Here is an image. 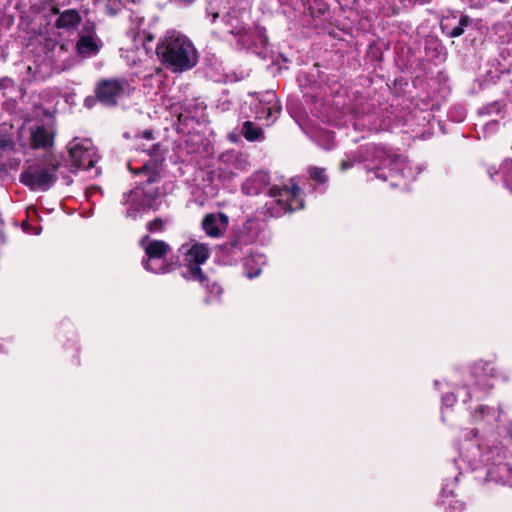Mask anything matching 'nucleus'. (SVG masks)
Listing matches in <instances>:
<instances>
[{"label": "nucleus", "mask_w": 512, "mask_h": 512, "mask_svg": "<svg viewBox=\"0 0 512 512\" xmlns=\"http://www.w3.org/2000/svg\"><path fill=\"white\" fill-rule=\"evenodd\" d=\"M96 103V99L92 96H88L85 99V106L88 108H92Z\"/></svg>", "instance_id": "a19ab883"}, {"label": "nucleus", "mask_w": 512, "mask_h": 512, "mask_svg": "<svg viewBox=\"0 0 512 512\" xmlns=\"http://www.w3.org/2000/svg\"><path fill=\"white\" fill-rule=\"evenodd\" d=\"M5 166H6V169H3L2 171H9V170H16L19 168L20 164H21V159L19 158H14V159H11L10 161L8 162H4Z\"/></svg>", "instance_id": "4c0bfd02"}, {"label": "nucleus", "mask_w": 512, "mask_h": 512, "mask_svg": "<svg viewBox=\"0 0 512 512\" xmlns=\"http://www.w3.org/2000/svg\"><path fill=\"white\" fill-rule=\"evenodd\" d=\"M142 137L148 141L153 140V132L151 130H146L143 132Z\"/></svg>", "instance_id": "37998d69"}, {"label": "nucleus", "mask_w": 512, "mask_h": 512, "mask_svg": "<svg viewBox=\"0 0 512 512\" xmlns=\"http://www.w3.org/2000/svg\"><path fill=\"white\" fill-rule=\"evenodd\" d=\"M488 175L493 181H497L496 177L499 176L503 182L504 187L512 193V159H506L500 165L499 170L493 167L488 169Z\"/></svg>", "instance_id": "aec40b11"}, {"label": "nucleus", "mask_w": 512, "mask_h": 512, "mask_svg": "<svg viewBox=\"0 0 512 512\" xmlns=\"http://www.w3.org/2000/svg\"><path fill=\"white\" fill-rule=\"evenodd\" d=\"M56 129L52 120L33 122L32 116L27 115L18 130V143L22 148L32 150H49L54 145Z\"/></svg>", "instance_id": "39448f33"}, {"label": "nucleus", "mask_w": 512, "mask_h": 512, "mask_svg": "<svg viewBox=\"0 0 512 512\" xmlns=\"http://www.w3.org/2000/svg\"><path fill=\"white\" fill-rule=\"evenodd\" d=\"M251 109L258 120H264L266 125H271L276 121L281 113L277 95L274 91H265L251 102Z\"/></svg>", "instance_id": "9b49d317"}, {"label": "nucleus", "mask_w": 512, "mask_h": 512, "mask_svg": "<svg viewBox=\"0 0 512 512\" xmlns=\"http://www.w3.org/2000/svg\"><path fill=\"white\" fill-rule=\"evenodd\" d=\"M471 419L474 423L484 422L487 425H493L499 421L501 409L499 406H488L485 404H476L469 406Z\"/></svg>", "instance_id": "dca6fc26"}, {"label": "nucleus", "mask_w": 512, "mask_h": 512, "mask_svg": "<svg viewBox=\"0 0 512 512\" xmlns=\"http://www.w3.org/2000/svg\"><path fill=\"white\" fill-rule=\"evenodd\" d=\"M96 50V42L91 36H82L77 43V51L83 56L92 54Z\"/></svg>", "instance_id": "7c9ffc66"}, {"label": "nucleus", "mask_w": 512, "mask_h": 512, "mask_svg": "<svg viewBox=\"0 0 512 512\" xmlns=\"http://www.w3.org/2000/svg\"><path fill=\"white\" fill-rule=\"evenodd\" d=\"M171 2L182 5V6H188L192 4L195 0H170Z\"/></svg>", "instance_id": "79ce46f5"}, {"label": "nucleus", "mask_w": 512, "mask_h": 512, "mask_svg": "<svg viewBox=\"0 0 512 512\" xmlns=\"http://www.w3.org/2000/svg\"><path fill=\"white\" fill-rule=\"evenodd\" d=\"M434 384H435V386H436L438 389H441V388H442V385H443V383H442V382H440V381H438V380H436V381L434 382Z\"/></svg>", "instance_id": "de8ad7c7"}, {"label": "nucleus", "mask_w": 512, "mask_h": 512, "mask_svg": "<svg viewBox=\"0 0 512 512\" xmlns=\"http://www.w3.org/2000/svg\"><path fill=\"white\" fill-rule=\"evenodd\" d=\"M229 224V217L221 212L209 213L204 216L201 226L207 236L220 238L224 235Z\"/></svg>", "instance_id": "4468645a"}, {"label": "nucleus", "mask_w": 512, "mask_h": 512, "mask_svg": "<svg viewBox=\"0 0 512 512\" xmlns=\"http://www.w3.org/2000/svg\"><path fill=\"white\" fill-rule=\"evenodd\" d=\"M207 16H211V23L215 26L213 33L221 37L232 35L240 49H252L265 47L268 39L265 35L264 28L255 26L253 28L247 26L240 18L238 11H230L226 15L219 17V13L209 1L207 7Z\"/></svg>", "instance_id": "f03ea898"}, {"label": "nucleus", "mask_w": 512, "mask_h": 512, "mask_svg": "<svg viewBox=\"0 0 512 512\" xmlns=\"http://www.w3.org/2000/svg\"><path fill=\"white\" fill-rule=\"evenodd\" d=\"M22 229L25 233L39 235L41 233V227H33L28 222H24L22 225Z\"/></svg>", "instance_id": "e433bc0d"}, {"label": "nucleus", "mask_w": 512, "mask_h": 512, "mask_svg": "<svg viewBox=\"0 0 512 512\" xmlns=\"http://www.w3.org/2000/svg\"><path fill=\"white\" fill-rule=\"evenodd\" d=\"M15 147V142L10 136L0 134V150L11 151Z\"/></svg>", "instance_id": "f704fd0d"}, {"label": "nucleus", "mask_w": 512, "mask_h": 512, "mask_svg": "<svg viewBox=\"0 0 512 512\" xmlns=\"http://www.w3.org/2000/svg\"><path fill=\"white\" fill-rule=\"evenodd\" d=\"M142 150L147 152L149 155H157V152L160 150V145L152 144L148 148H143Z\"/></svg>", "instance_id": "58836bf2"}, {"label": "nucleus", "mask_w": 512, "mask_h": 512, "mask_svg": "<svg viewBox=\"0 0 512 512\" xmlns=\"http://www.w3.org/2000/svg\"><path fill=\"white\" fill-rule=\"evenodd\" d=\"M302 190L295 178H292L284 187H271L269 189L270 199L264 205L263 214L268 217H281L287 212L303 208Z\"/></svg>", "instance_id": "423d86ee"}, {"label": "nucleus", "mask_w": 512, "mask_h": 512, "mask_svg": "<svg viewBox=\"0 0 512 512\" xmlns=\"http://www.w3.org/2000/svg\"><path fill=\"white\" fill-rule=\"evenodd\" d=\"M144 26V18L139 14L133 13L130 16V26L127 31V35L132 39L133 42H141L145 44V40H152V37L146 32Z\"/></svg>", "instance_id": "6ab92c4d"}, {"label": "nucleus", "mask_w": 512, "mask_h": 512, "mask_svg": "<svg viewBox=\"0 0 512 512\" xmlns=\"http://www.w3.org/2000/svg\"><path fill=\"white\" fill-rule=\"evenodd\" d=\"M80 15L76 10H65L57 19L56 26L58 28L71 29L80 23Z\"/></svg>", "instance_id": "bb28decb"}, {"label": "nucleus", "mask_w": 512, "mask_h": 512, "mask_svg": "<svg viewBox=\"0 0 512 512\" xmlns=\"http://www.w3.org/2000/svg\"><path fill=\"white\" fill-rule=\"evenodd\" d=\"M220 169L230 175H236L239 171L245 170L247 167L246 158L237 151L230 150L219 156Z\"/></svg>", "instance_id": "f3484780"}, {"label": "nucleus", "mask_w": 512, "mask_h": 512, "mask_svg": "<svg viewBox=\"0 0 512 512\" xmlns=\"http://www.w3.org/2000/svg\"><path fill=\"white\" fill-rule=\"evenodd\" d=\"M122 10V4L117 0H108L105 3V12L109 16H114Z\"/></svg>", "instance_id": "72a5a7b5"}, {"label": "nucleus", "mask_w": 512, "mask_h": 512, "mask_svg": "<svg viewBox=\"0 0 512 512\" xmlns=\"http://www.w3.org/2000/svg\"><path fill=\"white\" fill-rule=\"evenodd\" d=\"M365 163L368 172H373L377 179H392L391 186H400V180L411 182L421 172V168L413 166L406 157L399 155L383 145L366 144L359 150L349 152L340 162V170L345 172L357 163Z\"/></svg>", "instance_id": "f257e3e1"}, {"label": "nucleus", "mask_w": 512, "mask_h": 512, "mask_svg": "<svg viewBox=\"0 0 512 512\" xmlns=\"http://www.w3.org/2000/svg\"><path fill=\"white\" fill-rule=\"evenodd\" d=\"M352 126L359 131H379L382 129V122L379 119V113L371 109L369 105L357 106L351 116Z\"/></svg>", "instance_id": "ddd939ff"}, {"label": "nucleus", "mask_w": 512, "mask_h": 512, "mask_svg": "<svg viewBox=\"0 0 512 512\" xmlns=\"http://www.w3.org/2000/svg\"><path fill=\"white\" fill-rule=\"evenodd\" d=\"M487 109H489L488 113H491L492 111H495V112H498L499 111V107H498V104L497 103H494L492 104L490 107H488Z\"/></svg>", "instance_id": "c03bdc74"}, {"label": "nucleus", "mask_w": 512, "mask_h": 512, "mask_svg": "<svg viewBox=\"0 0 512 512\" xmlns=\"http://www.w3.org/2000/svg\"><path fill=\"white\" fill-rule=\"evenodd\" d=\"M242 134L248 141H260L264 138L263 130L251 121L244 122Z\"/></svg>", "instance_id": "c85d7f7f"}, {"label": "nucleus", "mask_w": 512, "mask_h": 512, "mask_svg": "<svg viewBox=\"0 0 512 512\" xmlns=\"http://www.w3.org/2000/svg\"><path fill=\"white\" fill-rule=\"evenodd\" d=\"M3 169H6V166L2 160V155L0 154V172H2Z\"/></svg>", "instance_id": "a18cd8bd"}, {"label": "nucleus", "mask_w": 512, "mask_h": 512, "mask_svg": "<svg viewBox=\"0 0 512 512\" xmlns=\"http://www.w3.org/2000/svg\"><path fill=\"white\" fill-rule=\"evenodd\" d=\"M140 245L146 255L142 260L145 270L155 274H166L172 271L173 264L166 258L171 248L166 242L145 236L140 240Z\"/></svg>", "instance_id": "1a4fd4ad"}, {"label": "nucleus", "mask_w": 512, "mask_h": 512, "mask_svg": "<svg viewBox=\"0 0 512 512\" xmlns=\"http://www.w3.org/2000/svg\"><path fill=\"white\" fill-rule=\"evenodd\" d=\"M13 86V81L10 78H2L0 79V88L8 89Z\"/></svg>", "instance_id": "ea45409f"}, {"label": "nucleus", "mask_w": 512, "mask_h": 512, "mask_svg": "<svg viewBox=\"0 0 512 512\" xmlns=\"http://www.w3.org/2000/svg\"><path fill=\"white\" fill-rule=\"evenodd\" d=\"M328 10L326 5H323V7L319 8V13L324 14Z\"/></svg>", "instance_id": "49530a36"}, {"label": "nucleus", "mask_w": 512, "mask_h": 512, "mask_svg": "<svg viewBox=\"0 0 512 512\" xmlns=\"http://www.w3.org/2000/svg\"><path fill=\"white\" fill-rule=\"evenodd\" d=\"M128 168L134 174L144 175L146 177V183H152L157 180L158 173L155 171V163L145 162L141 167L133 168L131 163L128 162Z\"/></svg>", "instance_id": "cd10ccee"}, {"label": "nucleus", "mask_w": 512, "mask_h": 512, "mask_svg": "<svg viewBox=\"0 0 512 512\" xmlns=\"http://www.w3.org/2000/svg\"><path fill=\"white\" fill-rule=\"evenodd\" d=\"M207 292V297L205 301L207 303H212L214 301H217L220 299V296L222 294V288L219 284L216 282L210 283V281L205 277V281L201 283Z\"/></svg>", "instance_id": "c756f323"}, {"label": "nucleus", "mask_w": 512, "mask_h": 512, "mask_svg": "<svg viewBox=\"0 0 512 512\" xmlns=\"http://www.w3.org/2000/svg\"><path fill=\"white\" fill-rule=\"evenodd\" d=\"M139 44H141V42H134V48L122 51L121 56L126 60L128 65L136 66L146 57L147 52L145 47L140 48Z\"/></svg>", "instance_id": "393cba45"}, {"label": "nucleus", "mask_w": 512, "mask_h": 512, "mask_svg": "<svg viewBox=\"0 0 512 512\" xmlns=\"http://www.w3.org/2000/svg\"><path fill=\"white\" fill-rule=\"evenodd\" d=\"M470 23V19L467 16H461L457 26L448 32L450 37H459L464 33V28Z\"/></svg>", "instance_id": "473e14b6"}, {"label": "nucleus", "mask_w": 512, "mask_h": 512, "mask_svg": "<svg viewBox=\"0 0 512 512\" xmlns=\"http://www.w3.org/2000/svg\"><path fill=\"white\" fill-rule=\"evenodd\" d=\"M179 256L181 258V276L188 281L203 283L205 276L202 272L201 265H203L210 256V248L208 245L197 241L185 243L179 248Z\"/></svg>", "instance_id": "6e6552de"}, {"label": "nucleus", "mask_w": 512, "mask_h": 512, "mask_svg": "<svg viewBox=\"0 0 512 512\" xmlns=\"http://www.w3.org/2000/svg\"><path fill=\"white\" fill-rule=\"evenodd\" d=\"M494 381L504 383L510 381L509 372L497 367L492 362L479 360L471 365L464 387H469L472 398L475 397L476 400H479L482 395L493 388Z\"/></svg>", "instance_id": "20e7f679"}, {"label": "nucleus", "mask_w": 512, "mask_h": 512, "mask_svg": "<svg viewBox=\"0 0 512 512\" xmlns=\"http://www.w3.org/2000/svg\"><path fill=\"white\" fill-rule=\"evenodd\" d=\"M182 108L183 110L178 113V120L180 123L187 125L189 121L196 120L200 117V106L195 101L185 103Z\"/></svg>", "instance_id": "a878e982"}, {"label": "nucleus", "mask_w": 512, "mask_h": 512, "mask_svg": "<svg viewBox=\"0 0 512 512\" xmlns=\"http://www.w3.org/2000/svg\"><path fill=\"white\" fill-rule=\"evenodd\" d=\"M307 135L321 148L329 150L334 146V136L332 132L324 128H315L306 131Z\"/></svg>", "instance_id": "4be33fe9"}, {"label": "nucleus", "mask_w": 512, "mask_h": 512, "mask_svg": "<svg viewBox=\"0 0 512 512\" xmlns=\"http://www.w3.org/2000/svg\"><path fill=\"white\" fill-rule=\"evenodd\" d=\"M164 227V222L160 219V218H157L153 221H150L148 224H147V229L150 231V232H158V231H161Z\"/></svg>", "instance_id": "c9c22d12"}, {"label": "nucleus", "mask_w": 512, "mask_h": 512, "mask_svg": "<svg viewBox=\"0 0 512 512\" xmlns=\"http://www.w3.org/2000/svg\"><path fill=\"white\" fill-rule=\"evenodd\" d=\"M457 480V477H455V480L446 483L443 485L441 490V502L443 505H447L451 512H458L461 511L463 508V504L459 502L458 500L453 499V488L455 485V481Z\"/></svg>", "instance_id": "5701e85b"}, {"label": "nucleus", "mask_w": 512, "mask_h": 512, "mask_svg": "<svg viewBox=\"0 0 512 512\" xmlns=\"http://www.w3.org/2000/svg\"><path fill=\"white\" fill-rule=\"evenodd\" d=\"M310 178L319 185H325L328 182V176L325 169L320 167H311L308 170Z\"/></svg>", "instance_id": "2f4dec72"}, {"label": "nucleus", "mask_w": 512, "mask_h": 512, "mask_svg": "<svg viewBox=\"0 0 512 512\" xmlns=\"http://www.w3.org/2000/svg\"><path fill=\"white\" fill-rule=\"evenodd\" d=\"M266 258L262 254H252L245 258L244 269L248 278L252 279L260 275Z\"/></svg>", "instance_id": "412c9836"}, {"label": "nucleus", "mask_w": 512, "mask_h": 512, "mask_svg": "<svg viewBox=\"0 0 512 512\" xmlns=\"http://www.w3.org/2000/svg\"><path fill=\"white\" fill-rule=\"evenodd\" d=\"M269 182L268 173L258 171L245 180L242 184V192L248 196L258 195L267 187Z\"/></svg>", "instance_id": "a211bd4d"}, {"label": "nucleus", "mask_w": 512, "mask_h": 512, "mask_svg": "<svg viewBox=\"0 0 512 512\" xmlns=\"http://www.w3.org/2000/svg\"><path fill=\"white\" fill-rule=\"evenodd\" d=\"M135 87L125 79L103 80L98 83V101L104 106L121 104L134 92Z\"/></svg>", "instance_id": "9d476101"}, {"label": "nucleus", "mask_w": 512, "mask_h": 512, "mask_svg": "<svg viewBox=\"0 0 512 512\" xmlns=\"http://www.w3.org/2000/svg\"><path fill=\"white\" fill-rule=\"evenodd\" d=\"M96 151L91 139L75 140L69 148L71 167L75 169H90L94 165Z\"/></svg>", "instance_id": "f8f14e48"}, {"label": "nucleus", "mask_w": 512, "mask_h": 512, "mask_svg": "<svg viewBox=\"0 0 512 512\" xmlns=\"http://www.w3.org/2000/svg\"><path fill=\"white\" fill-rule=\"evenodd\" d=\"M124 201L128 206L127 216L136 218L140 212H143L149 208L151 197L145 195L142 188L136 187L124 195Z\"/></svg>", "instance_id": "2eb2a0df"}, {"label": "nucleus", "mask_w": 512, "mask_h": 512, "mask_svg": "<svg viewBox=\"0 0 512 512\" xmlns=\"http://www.w3.org/2000/svg\"><path fill=\"white\" fill-rule=\"evenodd\" d=\"M59 167L60 164L51 159H38L25 167L19 181L32 191L45 192L56 182Z\"/></svg>", "instance_id": "0eeeda50"}, {"label": "nucleus", "mask_w": 512, "mask_h": 512, "mask_svg": "<svg viewBox=\"0 0 512 512\" xmlns=\"http://www.w3.org/2000/svg\"><path fill=\"white\" fill-rule=\"evenodd\" d=\"M460 399L463 403H467L472 400V392L469 387H459L457 389V395L453 393H446L442 396V406L451 407L454 405L456 400Z\"/></svg>", "instance_id": "b1692460"}, {"label": "nucleus", "mask_w": 512, "mask_h": 512, "mask_svg": "<svg viewBox=\"0 0 512 512\" xmlns=\"http://www.w3.org/2000/svg\"><path fill=\"white\" fill-rule=\"evenodd\" d=\"M156 53L172 72L190 70L198 62V53L192 41L175 30L167 31L159 39Z\"/></svg>", "instance_id": "7ed1b4c3"}]
</instances>
